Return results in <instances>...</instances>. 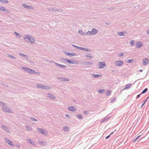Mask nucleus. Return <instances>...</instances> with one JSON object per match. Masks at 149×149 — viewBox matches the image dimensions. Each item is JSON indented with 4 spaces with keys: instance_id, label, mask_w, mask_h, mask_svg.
Segmentation results:
<instances>
[{
    "instance_id": "1",
    "label": "nucleus",
    "mask_w": 149,
    "mask_h": 149,
    "mask_svg": "<svg viewBox=\"0 0 149 149\" xmlns=\"http://www.w3.org/2000/svg\"><path fill=\"white\" fill-rule=\"evenodd\" d=\"M24 40L26 41H28L31 43H33L35 42V40L33 38L29 35H26L24 38Z\"/></svg>"
},
{
    "instance_id": "2",
    "label": "nucleus",
    "mask_w": 149,
    "mask_h": 149,
    "mask_svg": "<svg viewBox=\"0 0 149 149\" xmlns=\"http://www.w3.org/2000/svg\"><path fill=\"white\" fill-rule=\"evenodd\" d=\"M22 68L24 69L25 71L29 73L33 74L35 72V71L34 70H32L31 69L24 67H22Z\"/></svg>"
},
{
    "instance_id": "3",
    "label": "nucleus",
    "mask_w": 149,
    "mask_h": 149,
    "mask_svg": "<svg viewBox=\"0 0 149 149\" xmlns=\"http://www.w3.org/2000/svg\"><path fill=\"white\" fill-rule=\"evenodd\" d=\"M106 65V63L104 62H99L98 63V68L100 69H103Z\"/></svg>"
},
{
    "instance_id": "4",
    "label": "nucleus",
    "mask_w": 149,
    "mask_h": 149,
    "mask_svg": "<svg viewBox=\"0 0 149 149\" xmlns=\"http://www.w3.org/2000/svg\"><path fill=\"white\" fill-rule=\"evenodd\" d=\"M38 130L41 133L44 135H46L47 134V131L45 130H43L40 128H38Z\"/></svg>"
},
{
    "instance_id": "5",
    "label": "nucleus",
    "mask_w": 149,
    "mask_h": 149,
    "mask_svg": "<svg viewBox=\"0 0 149 149\" xmlns=\"http://www.w3.org/2000/svg\"><path fill=\"white\" fill-rule=\"evenodd\" d=\"M149 62V60L147 58H144L143 60V64L145 65H148Z\"/></svg>"
},
{
    "instance_id": "6",
    "label": "nucleus",
    "mask_w": 149,
    "mask_h": 149,
    "mask_svg": "<svg viewBox=\"0 0 149 149\" xmlns=\"http://www.w3.org/2000/svg\"><path fill=\"white\" fill-rule=\"evenodd\" d=\"M67 62L69 63L72 64H76L78 63L77 61H75L73 60H70L68 59L66 60Z\"/></svg>"
},
{
    "instance_id": "7",
    "label": "nucleus",
    "mask_w": 149,
    "mask_h": 149,
    "mask_svg": "<svg viewBox=\"0 0 149 149\" xmlns=\"http://www.w3.org/2000/svg\"><path fill=\"white\" fill-rule=\"evenodd\" d=\"M73 46H74V47H75L76 48L78 49H80L82 50L83 51H87V52L88 51V49H86V48H82V47H78V46H75V45H73Z\"/></svg>"
},
{
    "instance_id": "8",
    "label": "nucleus",
    "mask_w": 149,
    "mask_h": 149,
    "mask_svg": "<svg viewBox=\"0 0 149 149\" xmlns=\"http://www.w3.org/2000/svg\"><path fill=\"white\" fill-rule=\"evenodd\" d=\"M97 30L95 29H92V30L91 32H90V31H88L87 32V33H90L91 35H92V34H95L97 33Z\"/></svg>"
},
{
    "instance_id": "9",
    "label": "nucleus",
    "mask_w": 149,
    "mask_h": 149,
    "mask_svg": "<svg viewBox=\"0 0 149 149\" xmlns=\"http://www.w3.org/2000/svg\"><path fill=\"white\" fill-rule=\"evenodd\" d=\"M123 64V62L121 61H116L115 62V64L117 66H120Z\"/></svg>"
},
{
    "instance_id": "10",
    "label": "nucleus",
    "mask_w": 149,
    "mask_h": 149,
    "mask_svg": "<svg viewBox=\"0 0 149 149\" xmlns=\"http://www.w3.org/2000/svg\"><path fill=\"white\" fill-rule=\"evenodd\" d=\"M3 109L4 111L6 112H7L9 113L11 112V111L7 107L5 106L3 107Z\"/></svg>"
},
{
    "instance_id": "11",
    "label": "nucleus",
    "mask_w": 149,
    "mask_h": 149,
    "mask_svg": "<svg viewBox=\"0 0 149 149\" xmlns=\"http://www.w3.org/2000/svg\"><path fill=\"white\" fill-rule=\"evenodd\" d=\"M22 5L24 7L27 8L31 9L33 8V7L31 6H29L25 4H22Z\"/></svg>"
},
{
    "instance_id": "12",
    "label": "nucleus",
    "mask_w": 149,
    "mask_h": 149,
    "mask_svg": "<svg viewBox=\"0 0 149 149\" xmlns=\"http://www.w3.org/2000/svg\"><path fill=\"white\" fill-rule=\"evenodd\" d=\"M142 43L140 42H138L136 43V46L138 48H140L142 46Z\"/></svg>"
},
{
    "instance_id": "13",
    "label": "nucleus",
    "mask_w": 149,
    "mask_h": 149,
    "mask_svg": "<svg viewBox=\"0 0 149 149\" xmlns=\"http://www.w3.org/2000/svg\"><path fill=\"white\" fill-rule=\"evenodd\" d=\"M66 54L67 55L69 56H72L75 55V54L74 53H66Z\"/></svg>"
},
{
    "instance_id": "14",
    "label": "nucleus",
    "mask_w": 149,
    "mask_h": 149,
    "mask_svg": "<svg viewBox=\"0 0 149 149\" xmlns=\"http://www.w3.org/2000/svg\"><path fill=\"white\" fill-rule=\"evenodd\" d=\"M132 86V84H127L125 87V89H128L130 88V87Z\"/></svg>"
},
{
    "instance_id": "15",
    "label": "nucleus",
    "mask_w": 149,
    "mask_h": 149,
    "mask_svg": "<svg viewBox=\"0 0 149 149\" xmlns=\"http://www.w3.org/2000/svg\"><path fill=\"white\" fill-rule=\"evenodd\" d=\"M56 65H57L59 67H62V68H66V65H61V64L57 63H56Z\"/></svg>"
},
{
    "instance_id": "16",
    "label": "nucleus",
    "mask_w": 149,
    "mask_h": 149,
    "mask_svg": "<svg viewBox=\"0 0 149 149\" xmlns=\"http://www.w3.org/2000/svg\"><path fill=\"white\" fill-rule=\"evenodd\" d=\"M102 75L99 74H93L92 77H94L97 78L101 76Z\"/></svg>"
},
{
    "instance_id": "17",
    "label": "nucleus",
    "mask_w": 149,
    "mask_h": 149,
    "mask_svg": "<svg viewBox=\"0 0 149 149\" xmlns=\"http://www.w3.org/2000/svg\"><path fill=\"white\" fill-rule=\"evenodd\" d=\"M37 87L38 88H44V86L41 84H38L37 85Z\"/></svg>"
},
{
    "instance_id": "18",
    "label": "nucleus",
    "mask_w": 149,
    "mask_h": 149,
    "mask_svg": "<svg viewBox=\"0 0 149 149\" xmlns=\"http://www.w3.org/2000/svg\"><path fill=\"white\" fill-rule=\"evenodd\" d=\"M68 109L70 111L75 110L74 109V107L73 106L69 107Z\"/></svg>"
},
{
    "instance_id": "19",
    "label": "nucleus",
    "mask_w": 149,
    "mask_h": 149,
    "mask_svg": "<svg viewBox=\"0 0 149 149\" xmlns=\"http://www.w3.org/2000/svg\"><path fill=\"white\" fill-rule=\"evenodd\" d=\"M118 34L120 36H123L124 34V33L123 32H118Z\"/></svg>"
},
{
    "instance_id": "20",
    "label": "nucleus",
    "mask_w": 149,
    "mask_h": 149,
    "mask_svg": "<svg viewBox=\"0 0 149 149\" xmlns=\"http://www.w3.org/2000/svg\"><path fill=\"white\" fill-rule=\"evenodd\" d=\"M0 1L4 3H6L8 2V1L7 0H0Z\"/></svg>"
},
{
    "instance_id": "21",
    "label": "nucleus",
    "mask_w": 149,
    "mask_h": 149,
    "mask_svg": "<svg viewBox=\"0 0 149 149\" xmlns=\"http://www.w3.org/2000/svg\"><path fill=\"white\" fill-rule=\"evenodd\" d=\"M6 142H7V143H8V144L10 145H11V146H13V144H12V142L11 141H10V140H7L6 141Z\"/></svg>"
},
{
    "instance_id": "22",
    "label": "nucleus",
    "mask_w": 149,
    "mask_h": 149,
    "mask_svg": "<svg viewBox=\"0 0 149 149\" xmlns=\"http://www.w3.org/2000/svg\"><path fill=\"white\" fill-rule=\"evenodd\" d=\"M69 130L68 127H64L63 128V130L65 132H67Z\"/></svg>"
},
{
    "instance_id": "23",
    "label": "nucleus",
    "mask_w": 149,
    "mask_h": 149,
    "mask_svg": "<svg viewBox=\"0 0 149 149\" xmlns=\"http://www.w3.org/2000/svg\"><path fill=\"white\" fill-rule=\"evenodd\" d=\"M5 8L2 6H0V10L1 11H5Z\"/></svg>"
},
{
    "instance_id": "24",
    "label": "nucleus",
    "mask_w": 149,
    "mask_h": 149,
    "mask_svg": "<svg viewBox=\"0 0 149 149\" xmlns=\"http://www.w3.org/2000/svg\"><path fill=\"white\" fill-rule=\"evenodd\" d=\"M86 57L89 59L91 58H92V57L91 56L90 54H87L86 55Z\"/></svg>"
},
{
    "instance_id": "25",
    "label": "nucleus",
    "mask_w": 149,
    "mask_h": 149,
    "mask_svg": "<svg viewBox=\"0 0 149 149\" xmlns=\"http://www.w3.org/2000/svg\"><path fill=\"white\" fill-rule=\"evenodd\" d=\"M111 90H107L106 93V95H109L111 93Z\"/></svg>"
},
{
    "instance_id": "26",
    "label": "nucleus",
    "mask_w": 149,
    "mask_h": 149,
    "mask_svg": "<svg viewBox=\"0 0 149 149\" xmlns=\"http://www.w3.org/2000/svg\"><path fill=\"white\" fill-rule=\"evenodd\" d=\"M14 33H15V34L16 35V36L17 37H20V35L19 33H17L16 32H14Z\"/></svg>"
},
{
    "instance_id": "27",
    "label": "nucleus",
    "mask_w": 149,
    "mask_h": 149,
    "mask_svg": "<svg viewBox=\"0 0 149 149\" xmlns=\"http://www.w3.org/2000/svg\"><path fill=\"white\" fill-rule=\"evenodd\" d=\"M147 90L148 89L147 88H145L144 90L142 92V93L143 94L144 93L147 91Z\"/></svg>"
},
{
    "instance_id": "28",
    "label": "nucleus",
    "mask_w": 149,
    "mask_h": 149,
    "mask_svg": "<svg viewBox=\"0 0 149 149\" xmlns=\"http://www.w3.org/2000/svg\"><path fill=\"white\" fill-rule=\"evenodd\" d=\"M49 96L52 99H54L55 97L52 94H49Z\"/></svg>"
},
{
    "instance_id": "29",
    "label": "nucleus",
    "mask_w": 149,
    "mask_h": 149,
    "mask_svg": "<svg viewBox=\"0 0 149 149\" xmlns=\"http://www.w3.org/2000/svg\"><path fill=\"white\" fill-rule=\"evenodd\" d=\"M1 127L3 129H5L8 132V130L7 128H6V127L5 126H1Z\"/></svg>"
},
{
    "instance_id": "30",
    "label": "nucleus",
    "mask_w": 149,
    "mask_h": 149,
    "mask_svg": "<svg viewBox=\"0 0 149 149\" xmlns=\"http://www.w3.org/2000/svg\"><path fill=\"white\" fill-rule=\"evenodd\" d=\"M26 128L29 130H31V128L30 127H28V126H26Z\"/></svg>"
},
{
    "instance_id": "31",
    "label": "nucleus",
    "mask_w": 149,
    "mask_h": 149,
    "mask_svg": "<svg viewBox=\"0 0 149 149\" xmlns=\"http://www.w3.org/2000/svg\"><path fill=\"white\" fill-rule=\"evenodd\" d=\"M77 117L79 118L80 119H82V117L80 115H78L77 116Z\"/></svg>"
},
{
    "instance_id": "32",
    "label": "nucleus",
    "mask_w": 149,
    "mask_h": 149,
    "mask_svg": "<svg viewBox=\"0 0 149 149\" xmlns=\"http://www.w3.org/2000/svg\"><path fill=\"white\" fill-rule=\"evenodd\" d=\"M140 136V135L138 136L134 141V142L136 141Z\"/></svg>"
},
{
    "instance_id": "33",
    "label": "nucleus",
    "mask_w": 149,
    "mask_h": 149,
    "mask_svg": "<svg viewBox=\"0 0 149 149\" xmlns=\"http://www.w3.org/2000/svg\"><path fill=\"white\" fill-rule=\"evenodd\" d=\"M78 32L81 35H83L84 33L81 30H79L78 31Z\"/></svg>"
},
{
    "instance_id": "34",
    "label": "nucleus",
    "mask_w": 149,
    "mask_h": 149,
    "mask_svg": "<svg viewBox=\"0 0 149 149\" xmlns=\"http://www.w3.org/2000/svg\"><path fill=\"white\" fill-rule=\"evenodd\" d=\"M19 55L22 56H25L27 57V55H25V54H23L22 53H19Z\"/></svg>"
},
{
    "instance_id": "35",
    "label": "nucleus",
    "mask_w": 149,
    "mask_h": 149,
    "mask_svg": "<svg viewBox=\"0 0 149 149\" xmlns=\"http://www.w3.org/2000/svg\"><path fill=\"white\" fill-rule=\"evenodd\" d=\"M134 61L133 59H130L128 60V63H132Z\"/></svg>"
},
{
    "instance_id": "36",
    "label": "nucleus",
    "mask_w": 149,
    "mask_h": 149,
    "mask_svg": "<svg viewBox=\"0 0 149 149\" xmlns=\"http://www.w3.org/2000/svg\"><path fill=\"white\" fill-rule=\"evenodd\" d=\"M104 90H99V93H102L104 92Z\"/></svg>"
},
{
    "instance_id": "37",
    "label": "nucleus",
    "mask_w": 149,
    "mask_h": 149,
    "mask_svg": "<svg viewBox=\"0 0 149 149\" xmlns=\"http://www.w3.org/2000/svg\"><path fill=\"white\" fill-rule=\"evenodd\" d=\"M130 44L132 45H133L134 44V40H132V41H131V42H130Z\"/></svg>"
},
{
    "instance_id": "38",
    "label": "nucleus",
    "mask_w": 149,
    "mask_h": 149,
    "mask_svg": "<svg viewBox=\"0 0 149 149\" xmlns=\"http://www.w3.org/2000/svg\"><path fill=\"white\" fill-rule=\"evenodd\" d=\"M148 98L147 99L144 101V102L143 103V104H142L141 106V107H143L144 105L145 104V103L146 102V101H147V100H148Z\"/></svg>"
},
{
    "instance_id": "39",
    "label": "nucleus",
    "mask_w": 149,
    "mask_h": 149,
    "mask_svg": "<svg viewBox=\"0 0 149 149\" xmlns=\"http://www.w3.org/2000/svg\"><path fill=\"white\" fill-rule=\"evenodd\" d=\"M27 141L28 142L30 143L31 144L32 143L31 141V140L29 139H27Z\"/></svg>"
},
{
    "instance_id": "40",
    "label": "nucleus",
    "mask_w": 149,
    "mask_h": 149,
    "mask_svg": "<svg viewBox=\"0 0 149 149\" xmlns=\"http://www.w3.org/2000/svg\"><path fill=\"white\" fill-rule=\"evenodd\" d=\"M123 54H124L123 53H122L121 54H119L118 55V56H123Z\"/></svg>"
},
{
    "instance_id": "41",
    "label": "nucleus",
    "mask_w": 149,
    "mask_h": 149,
    "mask_svg": "<svg viewBox=\"0 0 149 149\" xmlns=\"http://www.w3.org/2000/svg\"><path fill=\"white\" fill-rule=\"evenodd\" d=\"M110 136V135H109V136H107L106 138H105V139H108Z\"/></svg>"
},
{
    "instance_id": "42",
    "label": "nucleus",
    "mask_w": 149,
    "mask_h": 149,
    "mask_svg": "<svg viewBox=\"0 0 149 149\" xmlns=\"http://www.w3.org/2000/svg\"><path fill=\"white\" fill-rule=\"evenodd\" d=\"M84 113L87 114L88 113V112L87 111H84Z\"/></svg>"
},
{
    "instance_id": "43",
    "label": "nucleus",
    "mask_w": 149,
    "mask_h": 149,
    "mask_svg": "<svg viewBox=\"0 0 149 149\" xmlns=\"http://www.w3.org/2000/svg\"><path fill=\"white\" fill-rule=\"evenodd\" d=\"M9 56L11 58H15L13 56H11V55H9Z\"/></svg>"
},
{
    "instance_id": "44",
    "label": "nucleus",
    "mask_w": 149,
    "mask_h": 149,
    "mask_svg": "<svg viewBox=\"0 0 149 149\" xmlns=\"http://www.w3.org/2000/svg\"><path fill=\"white\" fill-rule=\"evenodd\" d=\"M66 116L68 117H70V116L69 115H66Z\"/></svg>"
},
{
    "instance_id": "45",
    "label": "nucleus",
    "mask_w": 149,
    "mask_h": 149,
    "mask_svg": "<svg viewBox=\"0 0 149 149\" xmlns=\"http://www.w3.org/2000/svg\"><path fill=\"white\" fill-rule=\"evenodd\" d=\"M147 34H149V30H148L147 31Z\"/></svg>"
},
{
    "instance_id": "46",
    "label": "nucleus",
    "mask_w": 149,
    "mask_h": 149,
    "mask_svg": "<svg viewBox=\"0 0 149 149\" xmlns=\"http://www.w3.org/2000/svg\"><path fill=\"white\" fill-rule=\"evenodd\" d=\"M140 96V95H137V97H139Z\"/></svg>"
},
{
    "instance_id": "47",
    "label": "nucleus",
    "mask_w": 149,
    "mask_h": 149,
    "mask_svg": "<svg viewBox=\"0 0 149 149\" xmlns=\"http://www.w3.org/2000/svg\"><path fill=\"white\" fill-rule=\"evenodd\" d=\"M143 71V70H140V72H142Z\"/></svg>"
},
{
    "instance_id": "48",
    "label": "nucleus",
    "mask_w": 149,
    "mask_h": 149,
    "mask_svg": "<svg viewBox=\"0 0 149 149\" xmlns=\"http://www.w3.org/2000/svg\"><path fill=\"white\" fill-rule=\"evenodd\" d=\"M34 120L36 121H37V120H36V119H35Z\"/></svg>"
},
{
    "instance_id": "49",
    "label": "nucleus",
    "mask_w": 149,
    "mask_h": 149,
    "mask_svg": "<svg viewBox=\"0 0 149 149\" xmlns=\"http://www.w3.org/2000/svg\"><path fill=\"white\" fill-rule=\"evenodd\" d=\"M113 132H112V133H111V134H113Z\"/></svg>"
},
{
    "instance_id": "50",
    "label": "nucleus",
    "mask_w": 149,
    "mask_h": 149,
    "mask_svg": "<svg viewBox=\"0 0 149 149\" xmlns=\"http://www.w3.org/2000/svg\"><path fill=\"white\" fill-rule=\"evenodd\" d=\"M113 102V101L112 100H111V102Z\"/></svg>"
}]
</instances>
